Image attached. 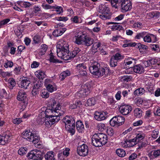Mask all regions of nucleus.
Listing matches in <instances>:
<instances>
[{
  "label": "nucleus",
  "mask_w": 160,
  "mask_h": 160,
  "mask_svg": "<svg viewBox=\"0 0 160 160\" xmlns=\"http://www.w3.org/2000/svg\"><path fill=\"white\" fill-rule=\"evenodd\" d=\"M69 45L67 42L63 39H60L57 42L56 46L58 56L64 60L65 56L69 52Z\"/></svg>",
  "instance_id": "nucleus-1"
},
{
  "label": "nucleus",
  "mask_w": 160,
  "mask_h": 160,
  "mask_svg": "<svg viewBox=\"0 0 160 160\" xmlns=\"http://www.w3.org/2000/svg\"><path fill=\"white\" fill-rule=\"evenodd\" d=\"M92 140L93 145L96 147H101L105 145L108 140L107 135L102 133L94 134Z\"/></svg>",
  "instance_id": "nucleus-2"
},
{
  "label": "nucleus",
  "mask_w": 160,
  "mask_h": 160,
  "mask_svg": "<svg viewBox=\"0 0 160 160\" xmlns=\"http://www.w3.org/2000/svg\"><path fill=\"white\" fill-rule=\"evenodd\" d=\"M74 42L78 45H84L88 46L93 42V39L82 33H79L75 37Z\"/></svg>",
  "instance_id": "nucleus-3"
},
{
  "label": "nucleus",
  "mask_w": 160,
  "mask_h": 160,
  "mask_svg": "<svg viewBox=\"0 0 160 160\" xmlns=\"http://www.w3.org/2000/svg\"><path fill=\"white\" fill-rule=\"evenodd\" d=\"M62 122L65 125L66 129L71 134L73 135L75 132V121L73 118L72 116H66L64 118Z\"/></svg>",
  "instance_id": "nucleus-4"
},
{
  "label": "nucleus",
  "mask_w": 160,
  "mask_h": 160,
  "mask_svg": "<svg viewBox=\"0 0 160 160\" xmlns=\"http://www.w3.org/2000/svg\"><path fill=\"white\" fill-rule=\"evenodd\" d=\"M97 63L95 62L94 65L91 66L89 67L90 72L98 77H101L104 74L108 75L109 72V69L107 68H99L96 65Z\"/></svg>",
  "instance_id": "nucleus-5"
},
{
  "label": "nucleus",
  "mask_w": 160,
  "mask_h": 160,
  "mask_svg": "<svg viewBox=\"0 0 160 160\" xmlns=\"http://www.w3.org/2000/svg\"><path fill=\"white\" fill-rule=\"evenodd\" d=\"M60 119L59 117H57L53 116L51 117L39 118L38 122L40 124L42 125L44 123V125L47 127L49 128L56 122H58Z\"/></svg>",
  "instance_id": "nucleus-6"
},
{
  "label": "nucleus",
  "mask_w": 160,
  "mask_h": 160,
  "mask_svg": "<svg viewBox=\"0 0 160 160\" xmlns=\"http://www.w3.org/2000/svg\"><path fill=\"white\" fill-rule=\"evenodd\" d=\"M99 8L98 15L101 19L105 20L111 18V15L108 5L101 4L99 6Z\"/></svg>",
  "instance_id": "nucleus-7"
},
{
  "label": "nucleus",
  "mask_w": 160,
  "mask_h": 160,
  "mask_svg": "<svg viewBox=\"0 0 160 160\" xmlns=\"http://www.w3.org/2000/svg\"><path fill=\"white\" fill-rule=\"evenodd\" d=\"M23 138L27 140L32 142L33 143H38L39 140V138L38 135L31 132L30 130H26L22 133Z\"/></svg>",
  "instance_id": "nucleus-8"
},
{
  "label": "nucleus",
  "mask_w": 160,
  "mask_h": 160,
  "mask_svg": "<svg viewBox=\"0 0 160 160\" xmlns=\"http://www.w3.org/2000/svg\"><path fill=\"white\" fill-rule=\"evenodd\" d=\"M91 88L90 85L88 83L82 85L77 93V95L80 98L86 96L90 93Z\"/></svg>",
  "instance_id": "nucleus-9"
},
{
  "label": "nucleus",
  "mask_w": 160,
  "mask_h": 160,
  "mask_svg": "<svg viewBox=\"0 0 160 160\" xmlns=\"http://www.w3.org/2000/svg\"><path fill=\"white\" fill-rule=\"evenodd\" d=\"M52 113H53V110L51 107L49 108L43 107L40 111L39 118H40L52 117L53 115H51Z\"/></svg>",
  "instance_id": "nucleus-10"
},
{
  "label": "nucleus",
  "mask_w": 160,
  "mask_h": 160,
  "mask_svg": "<svg viewBox=\"0 0 160 160\" xmlns=\"http://www.w3.org/2000/svg\"><path fill=\"white\" fill-rule=\"evenodd\" d=\"M27 157L30 159L40 160L42 158V153L38 150H33L28 154Z\"/></svg>",
  "instance_id": "nucleus-11"
},
{
  "label": "nucleus",
  "mask_w": 160,
  "mask_h": 160,
  "mask_svg": "<svg viewBox=\"0 0 160 160\" xmlns=\"http://www.w3.org/2000/svg\"><path fill=\"white\" fill-rule=\"evenodd\" d=\"M44 85L48 92H52L57 90L55 84L49 79L47 78L44 81Z\"/></svg>",
  "instance_id": "nucleus-12"
},
{
  "label": "nucleus",
  "mask_w": 160,
  "mask_h": 160,
  "mask_svg": "<svg viewBox=\"0 0 160 160\" xmlns=\"http://www.w3.org/2000/svg\"><path fill=\"white\" fill-rule=\"evenodd\" d=\"M53 104L51 105V108L53 110V115L56 117H59L63 114V112L60 110L61 107L59 104H58L56 105L55 101L53 100Z\"/></svg>",
  "instance_id": "nucleus-13"
},
{
  "label": "nucleus",
  "mask_w": 160,
  "mask_h": 160,
  "mask_svg": "<svg viewBox=\"0 0 160 160\" xmlns=\"http://www.w3.org/2000/svg\"><path fill=\"white\" fill-rule=\"evenodd\" d=\"M77 152L80 156H85L88 153V147L86 145L83 144L78 147Z\"/></svg>",
  "instance_id": "nucleus-14"
},
{
  "label": "nucleus",
  "mask_w": 160,
  "mask_h": 160,
  "mask_svg": "<svg viewBox=\"0 0 160 160\" xmlns=\"http://www.w3.org/2000/svg\"><path fill=\"white\" fill-rule=\"evenodd\" d=\"M121 9L122 12H126L131 9L132 4L130 0H123L122 2Z\"/></svg>",
  "instance_id": "nucleus-15"
},
{
  "label": "nucleus",
  "mask_w": 160,
  "mask_h": 160,
  "mask_svg": "<svg viewBox=\"0 0 160 160\" xmlns=\"http://www.w3.org/2000/svg\"><path fill=\"white\" fill-rule=\"evenodd\" d=\"M132 107L128 105H123L121 106L119 108L120 112L123 115L128 114L132 110Z\"/></svg>",
  "instance_id": "nucleus-16"
},
{
  "label": "nucleus",
  "mask_w": 160,
  "mask_h": 160,
  "mask_svg": "<svg viewBox=\"0 0 160 160\" xmlns=\"http://www.w3.org/2000/svg\"><path fill=\"white\" fill-rule=\"evenodd\" d=\"M76 69L80 75L83 76L87 74V67L85 64L82 63L78 64Z\"/></svg>",
  "instance_id": "nucleus-17"
},
{
  "label": "nucleus",
  "mask_w": 160,
  "mask_h": 160,
  "mask_svg": "<svg viewBox=\"0 0 160 160\" xmlns=\"http://www.w3.org/2000/svg\"><path fill=\"white\" fill-rule=\"evenodd\" d=\"M80 49L76 47L70 53L69 52L68 53L67 56H65L64 60H68L71 59L75 57L80 52Z\"/></svg>",
  "instance_id": "nucleus-18"
},
{
  "label": "nucleus",
  "mask_w": 160,
  "mask_h": 160,
  "mask_svg": "<svg viewBox=\"0 0 160 160\" xmlns=\"http://www.w3.org/2000/svg\"><path fill=\"white\" fill-rule=\"evenodd\" d=\"M26 93L22 90L19 91L17 96V98L18 100L23 101L25 104L27 103L28 100Z\"/></svg>",
  "instance_id": "nucleus-19"
},
{
  "label": "nucleus",
  "mask_w": 160,
  "mask_h": 160,
  "mask_svg": "<svg viewBox=\"0 0 160 160\" xmlns=\"http://www.w3.org/2000/svg\"><path fill=\"white\" fill-rule=\"evenodd\" d=\"M156 39V37L155 35L152 34L148 33L145 35L143 40L145 42L150 43L153 42Z\"/></svg>",
  "instance_id": "nucleus-20"
},
{
  "label": "nucleus",
  "mask_w": 160,
  "mask_h": 160,
  "mask_svg": "<svg viewBox=\"0 0 160 160\" xmlns=\"http://www.w3.org/2000/svg\"><path fill=\"white\" fill-rule=\"evenodd\" d=\"M148 156L150 159H153L160 156V149L154 150L150 152Z\"/></svg>",
  "instance_id": "nucleus-21"
},
{
  "label": "nucleus",
  "mask_w": 160,
  "mask_h": 160,
  "mask_svg": "<svg viewBox=\"0 0 160 160\" xmlns=\"http://www.w3.org/2000/svg\"><path fill=\"white\" fill-rule=\"evenodd\" d=\"M106 115L105 112H96L94 114L95 119L98 121H101L105 118Z\"/></svg>",
  "instance_id": "nucleus-22"
},
{
  "label": "nucleus",
  "mask_w": 160,
  "mask_h": 160,
  "mask_svg": "<svg viewBox=\"0 0 160 160\" xmlns=\"http://www.w3.org/2000/svg\"><path fill=\"white\" fill-rule=\"evenodd\" d=\"M134 72L139 74L144 72V68L141 64H138L135 65L133 68Z\"/></svg>",
  "instance_id": "nucleus-23"
},
{
  "label": "nucleus",
  "mask_w": 160,
  "mask_h": 160,
  "mask_svg": "<svg viewBox=\"0 0 160 160\" xmlns=\"http://www.w3.org/2000/svg\"><path fill=\"white\" fill-rule=\"evenodd\" d=\"M31 83L30 81L27 79L22 80L20 83L18 84L19 86L22 88H23L24 89H27V87Z\"/></svg>",
  "instance_id": "nucleus-24"
},
{
  "label": "nucleus",
  "mask_w": 160,
  "mask_h": 160,
  "mask_svg": "<svg viewBox=\"0 0 160 160\" xmlns=\"http://www.w3.org/2000/svg\"><path fill=\"white\" fill-rule=\"evenodd\" d=\"M145 137V134L144 133L142 132H138L137 134L136 137L133 139H135V141H136V142L138 143V142L139 141H143L144 138Z\"/></svg>",
  "instance_id": "nucleus-25"
},
{
  "label": "nucleus",
  "mask_w": 160,
  "mask_h": 160,
  "mask_svg": "<svg viewBox=\"0 0 160 160\" xmlns=\"http://www.w3.org/2000/svg\"><path fill=\"white\" fill-rule=\"evenodd\" d=\"M42 82L40 80H39L34 82L33 83V89L32 91V94H33V92H36V91L34 90L35 89H38L40 87L42 86Z\"/></svg>",
  "instance_id": "nucleus-26"
},
{
  "label": "nucleus",
  "mask_w": 160,
  "mask_h": 160,
  "mask_svg": "<svg viewBox=\"0 0 160 160\" xmlns=\"http://www.w3.org/2000/svg\"><path fill=\"white\" fill-rule=\"evenodd\" d=\"M17 4L22 8H29L33 5L32 3H31L28 2H25L20 1L17 2Z\"/></svg>",
  "instance_id": "nucleus-27"
},
{
  "label": "nucleus",
  "mask_w": 160,
  "mask_h": 160,
  "mask_svg": "<svg viewBox=\"0 0 160 160\" xmlns=\"http://www.w3.org/2000/svg\"><path fill=\"white\" fill-rule=\"evenodd\" d=\"M76 128L79 132H84V127L82 122L81 121H78L76 123Z\"/></svg>",
  "instance_id": "nucleus-28"
},
{
  "label": "nucleus",
  "mask_w": 160,
  "mask_h": 160,
  "mask_svg": "<svg viewBox=\"0 0 160 160\" xmlns=\"http://www.w3.org/2000/svg\"><path fill=\"white\" fill-rule=\"evenodd\" d=\"M66 30L65 28L55 30L53 31L52 34L55 37H58L62 35Z\"/></svg>",
  "instance_id": "nucleus-29"
},
{
  "label": "nucleus",
  "mask_w": 160,
  "mask_h": 160,
  "mask_svg": "<svg viewBox=\"0 0 160 160\" xmlns=\"http://www.w3.org/2000/svg\"><path fill=\"white\" fill-rule=\"evenodd\" d=\"M70 150V149L69 148H66L65 150L63 151L62 153H61L58 154V158H59L60 160H62L64 159V158H63V156H64L66 157L68 156L69 154V151Z\"/></svg>",
  "instance_id": "nucleus-30"
},
{
  "label": "nucleus",
  "mask_w": 160,
  "mask_h": 160,
  "mask_svg": "<svg viewBox=\"0 0 160 160\" xmlns=\"http://www.w3.org/2000/svg\"><path fill=\"white\" fill-rule=\"evenodd\" d=\"M42 12V9L40 5H35L33 7V13L35 14V16L40 15L39 14Z\"/></svg>",
  "instance_id": "nucleus-31"
},
{
  "label": "nucleus",
  "mask_w": 160,
  "mask_h": 160,
  "mask_svg": "<svg viewBox=\"0 0 160 160\" xmlns=\"http://www.w3.org/2000/svg\"><path fill=\"white\" fill-rule=\"evenodd\" d=\"M36 77L40 79H43L46 77L45 72L42 70H39L36 71L35 73Z\"/></svg>",
  "instance_id": "nucleus-32"
},
{
  "label": "nucleus",
  "mask_w": 160,
  "mask_h": 160,
  "mask_svg": "<svg viewBox=\"0 0 160 160\" xmlns=\"http://www.w3.org/2000/svg\"><path fill=\"white\" fill-rule=\"evenodd\" d=\"M52 11H56L58 14H60L63 12V8L62 7L57 6L56 5L53 6Z\"/></svg>",
  "instance_id": "nucleus-33"
},
{
  "label": "nucleus",
  "mask_w": 160,
  "mask_h": 160,
  "mask_svg": "<svg viewBox=\"0 0 160 160\" xmlns=\"http://www.w3.org/2000/svg\"><path fill=\"white\" fill-rule=\"evenodd\" d=\"M53 152L50 151L47 152L45 155V158L47 160H55L54 158Z\"/></svg>",
  "instance_id": "nucleus-34"
},
{
  "label": "nucleus",
  "mask_w": 160,
  "mask_h": 160,
  "mask_svg": "<svg viewBox=\"0 0 160 160\" xmlns=\"http://www.w3.org/2000/svg\"><path fill=\"white\" fill-rule=\"evenodd\" d=\"M96 100L95 98H92L88 99L85 105L86 106H91L94 105L96 102Z\"/></svg>",
  "instance_id": "nucleus-35"
},
{
  "label": "nucleus",
  "mask_w": 160,
  "mask_h": 160,
  "mask_svg": "<svg viewBox=\"0 0 160 160\" xmlns=\"http://www.w3.org/2000/svg\"><path fill=\"white\" fill-rule=\"evenodd\" d=\"M142 111L139 108H136L134 110V116L137 118H140L142 115Z\"/></svg>",
  "instance_id": "nucleus-36"
},
{
  "label": "nucleus",
  "mask_w": 160,
  "mask_h": 160,
  "mask_svg": "<svg viewBox=\"0 0 160 160\" xmlns=\"http://www.w3.org/2000/svg\"><path fill=\"white\" fill-rule=\"evenodd\" d=\"M110 124L112 127H117L119 126L117 120L116 118L115 117L112 118L110 121Z\"/></svg>",
  "instance_id": "nucleus-37"
},
{
  "label": "nucleus",
  "mask_w": 160,
  "mask_h": 160,
  "mask_svg": "<svg viewBox=\"0 0 160 160\" xmlns=\"http://www.w3.org/2000/svg\"><path fill=\"white\" fill-rule=\"evenodd\" d=\"M135 59L129 58H125L124 60L125 66L129 65L132 64L133 62H135Z\"/></svg>",
  "instance_id": "nucleus-38"
},
{
  "label": "nucleus",
  "mask_w": 160,
  "mask_h": 160,
  "mask_svg": "<svg viewBox=\"0 0 160 160\" xmlns=\"http://www.w3.org/2000/svg\"><path fill=\"white\" fill-rule=\"evenodd\" d=\"M116 152L118 156L121 157H124L126 154L125 151L121 148L117 149L116 150Z\"/></svg>",
  "instance_id": "nucleus-39"
},
{
  "label": "nucleus",
  "mask_w": 160,
  "mask_h": 160,
  "mask_svg": "<svg viewBox=\"0 0 160 160\" xmlns=\"http://www.w3.org/2000/svg\"><path fill=\"white\" fill-rule=\"evenodd\" d=\"M145 92V90L143 88H140L136 90L134 92L135 95L140 96L142 95Z\"/></svg>",
  "instance_id": "nucleus-40"
},
{
  "label": "nucleus",
  "mask_w": 160,
  "mask_h": 160,
  "mask_svg": "<svg viewBox=\"0 0 160 160\" xmlns=\"http://www.w3.org/2000/svg\"><path fill=\"white\" fill-rule=\"evenodd\" d=\"M41 96L42 98H46L49 97V93L47 90L44 89L41 91Z\"/></svg>",
  "instance_id": "nucleus-41"
},
{
  "label": "nucleus",
  "mask_w": 160,
  "mask_h": 160,
  "mask_svg": "<svg viewBox=\"0 0 160 160\" xmlns=\"http://www.w3.org/2000/svg\"><path fill=\"white\" fill-rule=\"evenodd\" d=\"M146 34L145 32H142L137 33L136 35L134 37L135 39H140L142 38L143 39L144 37Z\"/></svg>",
  "instance_id": "nucleus-42"
},
{
  "label": "nucleus",
  "mask_w": 160,
  "mask_h": 160,
  "mask_svg": "<svg viewBox=\"0 0 160 160\" xmlns=\"http://www.w3.org/2000/svg\"><path fill=\"white\" fill-rule=\"evenodd\" d=\"M8 83L10 89H12L16 85V82L15 80L12 78H9L8 80Z\"/></svg>",
  "instance_id": "nucleus-43"
},
{
  "label": "nucleus",
  "mask_w": 160,
  "mask_h": 160,
  "mask_svg": "<svg viewBox=\"0 0 160 160\" xmlns=\"http://www.w3.org/2000/svg\"><path fill=\"white\" fill-rule=\"evenodd\" d=\"M70 74V72L69 71H66L62 72L60 75V78L62 80L64 79L66 77L69 76Z\"/></svg>",
  "instance_id": "nucleus-44"
},
{
  "label": "nucleus",
  "mask_w": 160,
  "mask_h": 160,
  "mask_svg": "<svg viewBox=\"0 0 160 160\" xmlns=\"http://www.w3.org/2000/svg\"><path fill=\"white\" fill-rule=\"evenodd\" d=\"M115 117L116 118L119 126L122 125L124 122L125 119L123 117L119 116Z\"/></svg>",
  "instance_id": "nucleus-45"
},
{
  "label": "nucleus",
  "mask_w": 160,
  "mask_h": 160,
  "mask_svg": "<svg viewBox=\"0 0 160 160\" xmlns=\"http://www.w3.org/2000/svg\"><path fill=\"white\" fill-rule=\"evenodd\" d=\"M13 65V63L12 61L7 60V61L4 63V67L6 68H12Z\"/></svg>",
  "instance_id": "nucleus-46"
},
{
  "label": "nucleus",
  "mask_w": 160,
  "mask_h": 160,
  "mask_svg": "<svg viewBox=\"0 0 160 160\" xmlns=\"http://www.w3.org/2000/svg\"><path fill=\"white\" fill-rule=\"evenodd\" d=\"M80 18L78 16H76L72 17L71 18V20L72 22L76 23H79L81 22L80 20Z\"/></svg>",
  "instance_id": "nucleus-47"
},
{
  "label": "nucleus",
  "mask_w": 160,
  "mask_h": 160,
  "mask_svg": "<svg viewBox=\"0 0 160 160\" xmlns=\"http://www.w3.org/2000/svg\"><path fill=\"white\" fill-rule=\"evenodd\" d=\"M132 77L131 76H124L122 77L121 80L122 81L128 82L132 80Z\"/></svg>",
  "instance_id": "nucleus-48"
},
{
  "label": "nucleus",
  "mask_w": 160,
  "mask_h": 160,
  "mask_svg": "<svg viewBox=\"0 0 160 160\" xmlns=\"http://www.w3.org/2000/svg\"><path fill=\"white\" fill-rule=\"evenodd\" d=\"M137 144L136 141L133 138L129 141H127V148L133 147Z\"/></svg>",
  "instance_id": "nucleus-49"
},
{
  "label": "nucleus",
  "mask_w": 160,
  "mask_h": 160,
  "mask_svg": "<svg viewBox=\"0 0 160 160\" xmlns=\"http://www.w3.org/2000/svg\"><path fill=\"white\" fill-rule=\"evenodd\" d=\"M107 133L108 135L112 136L114 134L115 132L112 128L108 127L107 128Z\"/></svg>",
  "instance_id": "nucleus-50"
},
{
  "label": "nucleus",
  "mask_w": 160,
  "mask_h": 160,
  "mask_svg": "<svg viewBox=\"0 0 160 160\" xmlns=\"http://www.w3.org/2000/svg\"><path fill=\"white\" fill-rule=\"evenodd\" d=\"M135 102L138 106H140L142 103L144 104L146 102V101H143L140 98H138L136 99Z\"/></svg>",
  "instance_id": "nucleus-51"
},
{
  "label": "nucleus",
  "mask_w": 160,
  "mask_h": 160,
  "mask_svg": "<svg viewBox=\"0 0 160 160\" xmlns=\"http://www.w3.org/2000/svg\"><path fill=\"white\" fill-rule=\"evenodd\" d=\"M48 49V47L46 44H42L41 46L40 52L41 54H44L47 51Z\"/></svg>",
  "instance_id": "nucleus-52"
},
{
  "label": "nucleus",
  "mask_w": 160,
  "mask_h": 160,
  "mask_svg": "<svg viewBox=\"0 0 160 160\" xmlns=\"http://www.w3.org/2000/svg\"><path fill=\"white\" fill-rule=\"evenodd\" d=\"M142 23L139 22H135L134 23L132 26L133 28H137L141 29L142 28Z\"/></svg>",
  "instance_id": "nucleus-53"
},
{
  "label": "nucleus",
  "mask_w": 160,
  "mask_h": 160,
  "mask_svg": "<svg viewBox=\"0 0 160 160\" xmlns=\"http://www.w3.org/2000/svg\"><path fill=\"white\" fill-rule=\"evenodd\" d=\"M112 58L118 61V60H119L123 58L124 57L121 54L117 53H116L114 56L112 57Z\"/></svg>",
  "instance_id": "nucleus-54"
},
{
  "label": "nucleus",
  "mask_w": 160,
  "mask_h": 160,
  "mask_svg": "<svg viewBox=\"0 0 160 160\" xmlns=\"http://www.w3.org/2000/svg\"><path fill=\"white\" fill-rule=\"evenodd\" d=\"M42 7L45 10H52L53 6H51L49 4L42 3Z\"/></svg>",
  "instance_id": "nucleus-55"
},
{
  "label": "nucleus",
  "mask_w": 160,
  "mask_h": 160,
  "mask_svg": "<svg viewBox=\"0 0 160 160\" xmlns=\"http://www.w3.org/2000/svg\"><path fill=\"white\" fill-rule=\"evenodd\" d=\"M138 142V149H141V148L145 147L147 145V144L145 142V141L143 140V141H139Z\"/></svg>",
  "instance_id": "nucleus-56"
},
{
  "label": "nucleus",
  "mask_w": 160,
  "mask_h": 160,
  "mask_svg": "<svg viewBox=\"0 0 160 160\" xmlns=\"http://www.w3.org/2000/svg\"><path fill=\"white\" fill-rule=\"evenodd\" d=\"M98 129L101 131H102L106 128L105 124L103 123H99L98 124L97 126Z\"/></svg>",
  "instance_id": "nucleus-57"
},
{
  "label": "nucleus",
  "mask_w": 160,
  "mask_h": 160,
  "mask_svg": "<svg viewBox=\"0 0 160 160\" xmlns=\"http://www.w3.org/2000/svg\"><path fill=\"white\" fill-rule=\"evenodd\" d=\"M49 60L50 62L53 63H56L58 62V60L55 58L54 57L53 55V53H50L49 55Z\"/></svg>",
  "instance_id": "nucleus-58"
},
{
  "label": "nucleus",
  "mask_w": 160,
  "mask_h": 160,
  "mask_svg": "<svg viewBox=\"0 0 160 160\" xmlns=\"http://www.w3.org/2000/svg\"><path fill=\"white\" fill-rule=\"evenodd\" d=\"M159 130L158 129H156L152 131V138L156 139L158 136Z\"/></svg>",
  "instance_id": "nucleus-59"
},
{
  "label": "nucleus",
  "mask_w": 160,
  "mask_h": 160,
  "mask_svg": "<svg viewBox=\"0 0 160 160\" xmlns=\"http://www.w3.org/2000/svg\"><path fill=\"white\" fill-rule=\"evenodd\" d=\"M0 74L3 77H6L10 76L11 74L9 72H4L2 69H0Z\"/></svg>",
  "instance_id": "nucleus-60"
},
{
  "label": "nucleus",
  "mask_w": 160,
  "mask_h": 160,
  "mask_svg": "<svg viewBox=\"0 0 160 160\" xmlns=\"http://www.w3.org/2000/svg\"><path fill=\"white\" fill-rule=\"evenodd\" d=\"M27 150L26 148L22 147L18 150V153L21 155H23L26 153Z\"/></svg>",
  "instance_id": "nucleus-61"
},
{
  "label": "nucleus",
  "mask_w": 160,
  "mask_h": 160,
  "mask_svg": "<svg viewBox=\"0 0 160 160\" xmlns=\"http://www.w3.org/2000/svg\"><path fill=\"white\" fill-rule=\"evenodd\" d=\"M110 65L112 67H115L117 65V61L112 57L110 60Z\"/></svg>",
  "instance_id": "nucleus-62"
},
{
  "label": "nucleus",
  "mask_w": 160,
  "mask_h": 160,
  "mask_svg": "<svg viewBox=\"0 0 160 160\" xmlns=\"http://www.w3.org/2000/svg\"><path fill=\"white\" fill-rule=\"evenodd\" d=\"M138 48L139 49H146L148 48V47L142 44L141 43H138L136 44V45Z\"/></svg>",
  "instance_id": "nucleus-63"
},
{
  "label": "nucleus",
  "mask_w": 160,
  "mask_h": 160,
  "mask_svg": "<svg viewBox=\"0 0 160 160\" xmlns=\"http://www.w3.org/2000/svg\"><path fill=\"white\" fill-rule=\"evenodd\" d=\"M110 1H111V5L113 7L115 8H118V0H110Z\"/></svg>",
  "instance_id": "nucleus-64"
}]
</instances>
